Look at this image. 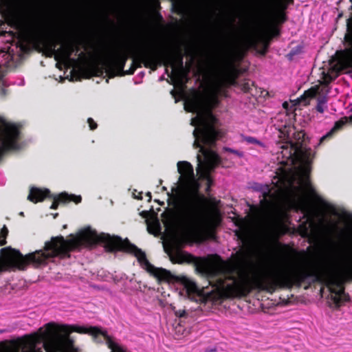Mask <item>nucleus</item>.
I'll list each match as a JSON object with an SVG mask.
<instances>
[{
    "mask_svg": "<svg viewBox=\"0 0 352 352\" xmlns=\"http://www.w3.org/2000/svg\"><path fill=\"white\" fill-rule=\"evenodd\" d=\"M226 83L224 77L219 76L213 78L202 94H195L186 100L184 109L195 112L196 116L191 120L194 126L193 146L199 148L197 155V173L199 177L210 182V173L220 162L218 155L212 149L217 139L219 132L214 124L216 119L211 113V109L219 102L218 95L221 93Z\"/></svg>",
    "mask_w": 352,
    "mask_h": 352,
    "instance_id": "obj_1",
    "label": "nucleus"
},
{
    "mask_svg": "<svg viewBox=\"0 0 352 352\" xmlns=\"http://www.w3.org/2000/svg\"><path fill=\"white\" fill-rule=\"evenodd\" d=\"M212 270L217 276V287L232 295L245 294L254 287L261 289L292 277V272L282 265L249 272L238 262L221 261L213 266Z\"/></svg>",
    "mask_w": 352,
    "mask_h": 352,
    "instance_id": "obj_2",
    "label": "nucleus"
},
{
    "mask_svg": "<svg viewBox=\"0 0 352 352\" xmlns=\"http://www.w3.org/2000/svg\"><path fill=\"white\" fill-rule=\"evenodd\" d=\"M177 166L180 176L175 188L173 201H175L177 218L186 230L195 231L209 221L206 213L205 197L199 192V184L191 164L180 161Z\"/></svg>",
    "mask_w": 352,
    "mask_h": 352,
    "instance_id": "obj_3",
    "label": "nucleus"
},
{
    "mask_svg": "<svg viewBox=\"0 0 352 352\" xmlns=\"http://www.w3.org/2000/svg\"><path fill=\"white\" fill-rule=\"evenodd\" d=\"M75 325L48 322L36 331L0 342V352H75Z\"/></svg>",
    "mask_w": 352,
    "mask_h": 352,
    "instance_id": "obj_4",
    "label": "nucleus"
},
{
    "mask_svg": "<svg viewBox=\"0 0 352 352\" xmlns=\"http://www.w3.org/2000/svg\"><path fill=\"white\" fill-rule=\"evenodd\" d=\"M282 148L284 157L290 160L292 164L299 162V166L303 169V173L298 176V186L291 195L290 207L308 213L309 199H312L319 207L327 212H334V210L329 208L328 204L316 193L307 176V166L314 156L312 151L299 142H288Z\"/></svg>",
    "mask_w": 352,
    "mask_h": 352,
    "instance_id": "obj_5",
    "label": "nucleus"
},
{
    "mask_svg": "<svg viewBox=\"0 0 352 352\" xmlns=\"http://www.w3.org/2000/svg\"><path fill=\"white\" fill-rule=\"evenodd\" d=\"M318 279L329 286H337L335 292L340 296L343 292L342 284L352 279V261L338 255L330 254L325 257L317 270Z\"/></svg>",
    "mask_w": 352,
    "mask_h": 352,
    "instance_id": "obj_6",
    "label": "nucleus"
},
{
    "mask_svg": "<svg viewBox=\"0 0 352 352\" xmlns=\"http://www.w3.org/2000/svg\"><path fill=\"white\" fill-rule=\"evenodd\" d=\"M174 212L162 214V221L166 227V230H169L173 232V234H175V232L178 230L184 236H190L198 234L208 227L216 226L220 220V214L217 209L214 208L210 211H207L206 210V213L208 215L209 218L208 222L199 230L195 231L187 230L183 227L182 223L179 220V218H177L175 201H174Z\"/></svg>",
    "mask_w": 352,
    "mask_h": 352,
    "instance_id": "obj_7",
    "label": "nucleus"
},
{
    "mask_svg": "<svg viewBox=\"0 0 352 352\" xmlns=\"http://www.w3.org/2000/svg\"><path fill=\"white\" fill-rule=\"evenodd\" d=\"M19 133L14 124L0 116V151L16 148Z\"/></svg>",
    "mask_w": 352,
    "mask_h": 352,
    "instance_id": "obj_8",
    "label": "nucleus"
},
{
    "mask_svg": "<svg viewBox=\"0 0 352 352\" xmlns=\"http://www.w3.org/2000/svg\"><path fill=\"white\" fill-rule=\"evenodd\" d=\"M54 50L55 58L63 63H67L69 58L74 51V45L72 43L63 44L57 50Z\"/></svg>",
    "mask_w": 352,
    "mask_h": 352,
    "instance_id": "obj_9",
    "label": "nucleus"
},
{
    "mask_svg": "<svg viewBox=\"0 0 352 352\" xmlns=\"http://www.w3.org/2000/svg\"><path fill=\"white\" fill-rule=\"evenodd\" d=\"M170 259L173 263L182 264L194 262V257L186 252L179 249L173 250L169 253Z\"/></svg>",
    "mask_w": 352,
    "mask_h": 352,
    "instance_id": "obj_10",
    "label": "nucleus"
},
{
    "mask_svg": "<svg viewBox=\"0 0 352 352\" xmlns=\"http://www.w3.org/2000/svg\"><path fill=\"white\" fill-rule=\"evenodd\" d=\"M318 86L312 87L306 91L300 98H298L296 100H291L290 103H292L294 107L301 102H304V105H307L309 100L314 98L318 94Z\"/></svg>",
    "mask_w": 352,
    "mask_h": 352,
    "instance_id": "obj_11",
    "label": "nucleus"
},
{
    "mask_svg": "<svg viewBox=\"0 0 352 352\" xmlns=\"http://www.w3.org/2000/svg\"><path fill=\"white\" fill-rule=\"evenodd\" d=\"M72 201L78 204L80 202L81 197L80 196H75L74 195H68L67 193L63 192L54 199V201L51 206V208L56 209L58 207L59 203H66Z\"/></svg>",
    "mask_w": 352,
    "mask_h": 352,
    "instance_id": "obj_12",
    "label": "nucleus"
},
{
    "mask_svg": "<svg viewBox=\"0 0 352 352\" xmlns=\"http://www.w3.org/2000/svg\"><path fill=\"white\" fill-rule=\"evenodd\" d=\"M49 192L48 190H41L37 188H32L28 199L34 203L42 201Z\"/></svg>",
    "mask_w": 352,
    "mask_h": 352,
    "instance_id": "obj_13",
    "label": "nucleus"
},
{
    "mask_svg": "<svg viewBox=\"0 0 352 352\" xmlns=\"http://www.w3.org/2000/svg\"><path fill=\"white\" fill-rule=\"evenodd\" d=\"M347 121H348V119L344 118V119H342V120L338 121L337 122H336L335 126L331 129V131L330 132H329L326 135H324L320 138V142L322 141H323V140H324L327 137L330 136L333 131L340 129L345 123H346Z\"/></svg>",
    "mask_w": 352,
    "mask_h": 352,
    "instance_id": "obj_14",
    "label": "nucleus"
},
{
    "mask_svg": "<svg viewBox=\"0 0 352 352\" xmlns=\"http://www.w3.org/2000/svg\"><path fill=\"white\" fill-rule=\"evenodd\" d=\"M160 224L157 221L148 223V230L150 232L156 234L159 232Z\"/></svg>",
    "mask_w": 352,
    "mask_h": 352,
    "instance_id": "obj_15",
    "label": "nucleus"
},
{
    "mask_svg": "<svg viewBox=\"0 0 352 352\" xmlns=\"http://www.w3.org/2000/svg\"><path fill=\"white\" fill-rule=\"evenodd\" d=\"M243 140L249 144H254L265 148V144L253 137H244Z\"/></svg>",
    "mask_w": 352,
    "mask_h": 352,
    "instance_id": "obj_16",
    "label": "nucleus"
},
{
    "mask_svg": "<svg viewBox=\"0 0 352 352\" xmlns=\"http://www.w3.org/2000/svg\"><path fill=\"white\" fill-rule=\"evenodd\" d=\"M8 233V228L4 226L1 231H0V245H3L6 244V239Z\"/></svg>",
    "mask_w": 352,
    "mask_h": 352,
    "instance_id": "obj_17",
    "label": "nucleus"
},
{
    "mask_svg": "<svg viewBox=\"0 0 352 352\" xmlns=\"http://www.w3.org/2000/svg\"><path fill=\"white\" fill-rule=\"evenodd\" d=\"M326 102H327V100L325 98H322L318 101L317 107H316V109L318 111H319L320 113L324 112V109H325Z\"/></svg>",
    "mask_w": 352,
    "mask_h": 352,
    "instance_id": "obj_18",
    "label": "nucleus"
},
{
    "mask_svg": "<svg viewBox=\"0 0 352 352\" xmlns=\"http://www.w3.org/2000/svg\"><path fill=\"white\" fill-rule=\"evenodd\" d=\"M87 122L89 125L90 129L94 130L97 127L96 123L94 122V121L91 118H89Z\"/></svg>",
    "mask_w": 352,
    "mask_h": 352,
    "instance_id": "obj_19",
    "label": "nucleus"
},
{
    "mask_svg": "<svg viewBox=\"0 0 352 352\" xmlns=\"http://www.w3.org/2000/svg\"><path fill=\"white\" fill-rule=\"evenodd\" d=\"M290 105V103L288 102H285L283 104V107L285 109H286L287 111H295L296 110V108H294L292 109V107H289Z\"/></svg>",
    "mask_w": 352,
    "mask_h": 352,
    "instance_id": "obj_20",
    "label": "nucleus"
},
{
    "mask_svg": "<svg viewBox=\"0 0 352 352\" xmlns=\"http://www.w3.org/2000/svg\"><path fill=\"white\" fill-rule=\"evenodd\" d=\"M229 151L240 157H242L243 155V153H240L237 151H234V150H232V149H229Z\"/></svg>",
    "mask_w": 352,
    "mask_h": 352,
    "instance_id": "obj_21",
    "label": "nucleus"
},
{
    "mask_svg": "<svg viewBox=\"0 0 352 352\" xmlns=\"http://www.w3.org/2000/svg\"><path fill=\"white\" fill-rule=\"evenodd\" d=\"M171 67H172L173 72H174L175 70V63H171Z\"/></svg>",
    "mask_w": 352,
    "mask_h": 352,
    "instance_id": "obj_22",
    "label": "nucleus"
},
{
    "mask_svg": "<svg viewBox=\"0 0 352 352\" xmlns=\"http://www.w3.org/2000/svg\"><path fill=\"white\" fill-rule=\"evenodd\" d=\"M135 198H137V199H141V197H140V196H137V197H135Z\"/></svg>",
    "mask_w": 352,
    "mask_h": 352,
    "instance_id": "obj_23",
    "label": "nucleus"
},
{
    "mask_svg": "<svg viewBox=\"0 0 352 352\" xmlns=\"http://www.w3.org/2000/svg\"><path fill=\"white\" fill-rule=\"evenodd\" d=\"M263 212H265V210H266L265 208H263Z\"/></svg>",
    "mask_w": 352,
    "mask_h": 352,
    "instance_id": "obj_24",
    "label": "nucleus"
},
{
    "mask_svg": "<svg viewBox=\"0 0 352 352\" xmlns=\"http://www.w3.org/2000/svg\"><path fill=\"white\" fill-rule=\"evenodd\" d=\"M263 212H265V210H266L265 208H263Z\"/></svg>",
    "mask_w": 352,
    "mask_h": 352,
    "instance_id": "obj_25",
    "label": "nucleus"
},
{
    "mask_svg": "<svg viewBox=\"0 0 352 352\" xmlns=\"http://www.w3.org/2000/svg\"><path fill=\"white\" fill-rule=\"evenodd\" d=\"M349 119H350L351 120H352V116H351V117L349 118Z\"/></svg>",
    "mask_w": 352,
    "mask_h": 352,
    "instance_id": "obj_26",
    "label": "nucleus"
}]
</instances>
